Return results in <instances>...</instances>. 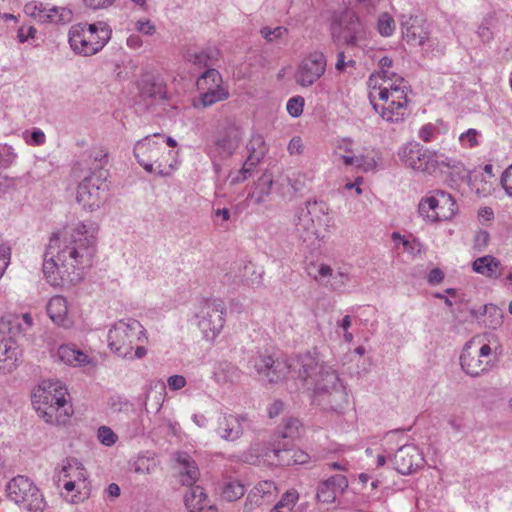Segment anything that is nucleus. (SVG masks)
Returning a JSON list of instances; mask_svg holds the SVG:
<instances>
[{
  "label": "nucleus",
  "instance_id": "nucleus-19",
  "mask_svg": "<svg viewBox=\"0 0 512 512\" xmlns=\"http://www.w3.org/2000/svg\"><path fill=\"white\" fill-rule=\"evenodd\" d=\"M248 150L251 152L243 167L231 172L228 176L231 185L245 181L252 173L253 167L260 161L266 153L265 142L262 136H253L248 144Z\"/></svg>",
  "mask_w": 512,
  "mask_h": 512
},
{
  "label": "nucleus",
  "instance_id": "nucleus-50",
  "mask_svg": "<svg viewBox=\"0 0 512 512\" xmlns=\"http://www.w3.org/2000/svg\"><path fill=\"white\" fill-rule=\"evenodd\" d=\"M492 16H487L479 25L477 34L483 43H488L493 39V32L491 31Z\"/></svg>",
  "mask_w": 512,
  "mask_h": 512
},
{
  "label": "nucleus",
  "instance_id": "nucleus-56",
  "mask_svg": "<svg viewBox=\"0 0 512 512\" xmlns=\"http://www.w3.org/2000/svg\"><path fill=\"white\" fill-rule=\"evenodd\" d=\"M10 247L0 239V278L3 276L10 262Z\"/></svg>",
  "mask_w": 512,
  "mask_h": 512
},
{
  "label": "nucleus",
  "instance_id": "nucleus-17",
  "mask_svg": "<svg viewBox=\"0 0 512 512\" xmlns=\"http://www.w3.org/2000/svg\"><path fill=\"white\" fill-rule=\"evenodd\" d=\"M340 32L337 38L342 39L347 46H358L366 39V27L352 11H346L339 21ZM333 37H336L335 30Z\"/></svg>",
  "mask_w": 512,
  "mask_h": 512
},
{
  "label": "nucleus",
  "instance_id": "nucleus-9",
  "mask_svg": "<svg viewBox=\"0 0 512 512\" xmlns=\"http://www.w3.org/2000/svg\"><path fill=\"white\" fill-rule=\"evenodd\" d=\"M7 496L16 504H22L28 512H43L46 502L40 490L27 477L18 475L6 486Z\"/></svg>",
  "mask_w": 512,
  "mask_h": 512
},
{
  "label": "nucleus",
  "instance_id": "nucleus-25",
  "mask_svg": "<svg viewBox=\"0 0 512 512\" xmlns=\"http://www.w3.org/2000/svg\"><path fill=\"white\" fill-rule=\"evenodd\" d=\"M162 145L151 139L150 136L144 137L136 142L134 146V156L137 162L149 173L153 171V162L158 158Z\"/></svg>",
  "mask_w": 512,
  "mask_h": 512
},
{
  "label": "nucleus",
  "instance_id": "nucleus-36",
  "mask_svg": "<svg viewBox=\"0 0 512 512\" xmlns=\"http://www.w3.org/2000/svg\"><path fill=\"white\" fill-rule=\"evenodd\" d=\"M276 489V485L273 481H261L253 488L249 497H252L255 503L261 504L260 500H268L271 496H273Z\"/></svg>",
  "mask_w": 512,
  "mask_h": 512
},
{
  "label": "nucleus",
  "instance_id": "nucleus-22",
  "mask_svg": "<svg viewBox=\"0 0 512 512\" xmlns=\"http://www.w3.org/2000/svg\"><path fill=\"white\" fill-rule=\"evenodd\" d=\"M401 29L403 39L410 45L422 46L428 40V27L422 17L402 16Z\"/></svg>",
  "mask_w": 512,
  "mask_h": 512
},
{
  "label": "nucleus",
  "instance_id": "nucleus-47",
  "mask_svg": "<svg viewBox=\"0 0 512 512\" xmlns=\"http://www.w3.org/2000/svg\"><path fill=\"white\" fill-rule=\"evenodd\" d=\"M377 28L382 36H391L395 30V21L388 13L379 16Z\"/></svg>",
  "mask_w": 512,
  "mask_h": 512
},
{
  "label": "nucleus",
  "instance_id": "nucleus-6",
  "mask_svg": "<svg viewBox=\"0 0 512 512\" xmlns=\"http://www.w3.org/2000/svg\"><path fill=\"white\" fill-rule=\"evenodd\" d=\"M299 421L289 420L283 431L274 434L272 441L267 447L265 456L276 460L281 466L302 465L308 462L309 455L292 445V440L297 435Z\"/></svg>",
  "mask_w": 512,
  "mask_h": 512
},
{
  "label": "nucleus",
  "instance_id": "nucleus-57",
  "mask_svg": "<svg viewBox=\"0 0 512 512\" xmlns=\"http://www.w3.org/2000/svg\"><path fill=\"white\" fill-rule=\"evenodd\" d=\"M299 499V493L296 489L292 488L287 490L281 497V499L277 502L281 504L282 506H289L294 508L295 504L297 503Z\"/></svg>",
  "mask_w": 512,
  "mask_h": 512
},
{
  "label": "nucleus",
  "instance_id": "nucleus-20",
  "mask_svg": "<svg viewBox=\"0 0 512 512\" xmlns=\"http://www.w3.org/2000/svg\"><path fill=\"white\" fill-rule=\"evenodd\" d=\"M392 463L397 472L408 475L423 466L424 458L418 447L406 444L396 451Z\"/></svg>",
  "mask_w": 512,
  "mask_h": 512
},
{
  "label": "nucleus",
  "instance_id": "nucleus-54",
  "mask_svg": "<svg viewBox=\"0 0 512 512\" xmlns=\"http://www.w3.org/2000/svg\"><path fill=\"white\" fill-rule=\"evenodd\" d=\"M112 29L104 22L98 21V51L102 49L110 40Z\"/></svg>",
  "mask_w": 512,
  "mask_h": 512
},
{
  "label": "nucleus",
  "instance_id": "nucleus-7",
  "mask_svg": "<svg viewBox=\"0 0 512 512\" xmlns=\"http://www.w3.org/2000/svg\"><path fill=\"white\" fill-rule=\"evenodd\" d=\"M408 85L404 78L397 76L395 79L385 81L378 88V97L384 102L381 117L390 122L403 120L407 111Z\"/></svg>",
  "mask_w": 512,
  "mask_h": 512
},
{
  "label": "nucleus",
  "instance_id": "nucleus-60",
  "mask_svg": "<svg viewBox=\"0 0 512 512\" xmlns=\"http://www.w3.org/2000/svg\"><path fill=\"white\" fill-rule=\"evenodd\" d=\"M501 184L505 192L512 197V164L503 172Z\"/></svg>",
  "mask_w": 512,
  "mask_h": 512
},
{
  "label": "nucleus",
  "instance_id": "nucleus-16",
  "mask_svg": "<svg viewBox=\"0 0 512 512\" xmlns=\"http://www.w3.org/2000/svg\"><path fill=\"white\" fill-rule=\"evenodd\" d=\"M327 65L326 56L321 51H313L300 63L295 80L302 87H309L319 80L325 73Z\"/></svg>",
  "mask_w": 512,
  "mask_h": 512
},
{
  "label": "nucleus",
  "instance_id": "nucleus-40",
  "mask_svg": "<svg viewBox=\"0 0 512 512\" xmlns=\"http://www.w3.org/2000/svg\"><path fill=\"white\" fill-rule=\"evenodd\" d=\"M83 468L76 459H66L61 467L59 478H77L81 479L84 477Z\"/></svg>",
  "mask_w": 512,
  "mask_h": 512
},
{
  "label": "nucleus",
  "instance_id": "nucleus-61",
  "mask_svg": "<svg viewBox=\"0 0 512 512\" xmlns=\"http://www.w3.org/2000/svg\"><path fill=\"white\" fill-rule=\"evenodd\" d=\"M37 30L33 26H21L18 29L17 37L21 43L28 41L29 39H33L35 37Z\"/></svg>",
  "mask_w": 512,
  "mask_h": 512
},
{
  "label": "nucleus",
  "instance_id": "nucleus-33",
  "mask_svg": "<svg viewBox=\"0 0 512 512\" xmlns=\"http://www.w3.org/2000/svg\"><path fill=\"white\" fill-rule=\"evenodd\" d=\"M93 175L85 177L79 184L76 199L83 208L93 211L96 203V197L93 194L94 184L92 183Z\"/></svg>",
  "mask_w": 512,
  "mask_h": 512
},
{
  "label": "nucleus",
  "instance_id": "nucleus-58",
  "mask_svg": "<svg viewBox=\"0 0 512 512\" xmlns=\"http://www.w3.org/2000/svg\"><path fill=\"white\" fill-rule=\"evenodd\" d=\"M341 159L343 160V162L346 166H355L358 168H363L364 171H367L368 167L373 166L372 163H368V166L364 167L365 158L363 156L356 157V156H350V155H342Z\"/></svg>",
  "mask_w": 512,
  "mask_h": 512
},
{
  "label": "nucleus",
  "instance_id": "nucleus-32",
  "mask_svg": "<svg viewBox=\"0 0 512 512\" xmlns=\"http://www.w3.org/2000/svg\"><path fill=\"white\" fill-rule=\"evenodd\" d=\"M500 266V261L491 255L477 258L472 265L475 272L490 278H498L501 275Z\"/></svg>",
  "mask_w": 512,
  "mask_h": 512
},
{
  "label": "nucleus",
  "instance_id": "nucleus-45",
  "mask_svg": "<svg viewBox=\"0 0 512 512\" xmlns=\"http://www.w3.org/2000/svg\"><path fill=\"white\" fill-rule=\"evenodd\" d=\"M16 359L17 352L15 342L11 339H0V363Z\"/></svg>",
  "mask_w": 512,
  "mask_h": 512
},
{
  "label": "nucleus",
  "instance_id": "nucleus-27",
  "mask_svg": "<svg viewBox=\"0 0 512 512\" xmlns=\"http://www.w3.org/2000/svg\"><path fill=\"white\" fill-rule=\"evenodd\" d=\"M219 55V50L214 47L204 49L188 48L184 54V58L187 62L202 69L215 65L219 59Z\"/></svg>",
  "mask_w": 512,
  "mask_h": 512
},
{
  "label": "nucleus",
  "instance_id": "nucleus-52",
  "mask_svg": "<svg viewBox=\"0 0 512 512\" xmlns=\"http://www.w3.org/2000/svg\"><path fill=\"white\" fill-rule=\"evenodd\" d=\"M304 98L301 96H294L287 102V112L294 118L299 117L303 112Z\"/></svg>",
  "mask_w": 512,
  "mask_h": 512
},
{
  "label": "nucleus",
  "instance_id": "nucleus-26",
  "mask_svg": "<svg viewBox=\"0 0 512 512\" xmlns=\"http://www.w3.org/2000/svg\"><path fill=\"white\" fill-rule=\"evenodd\" d=\"M314 279L332 291L343 292L350 278L347 273L342 271L333 273L329 265L321 264L318 268V274L314 276Z\"/></svg>",
  "mask_w": 512,
  "mask_h": 512
},
{
  "label": "nucleus",
  "instance_id": "nucleus-39",
  "mask_svg": "<svg viewBox=\"0 0 512 512\" xmlns=\"http://www.w3.org/2000/svg\"><path fill=\"white\" fill-rule=\"evenodd\" d=\"M483 314L486 315L484 320L486 327L495 330L502 325L503 313L497 306L493 304L485 305Z\"/></svg>",
  "mask_w": 512,
  "mask_h": 512
},
{
  "label": "nucleus",
  "instance_id": "nucleus-15",
  "mask_svg": "<svg viewBox=\"0 0 512 512\" xmlns=\"http://www.w3.org/2000/svg\"><path fill=\"white\" fill-rule=\"evenodd\" d=\"M33 325L34 322L30 313H10L0 319V333L9 335V339H14L15 343L16 341L31 343L30 331Z\"/></svg>",
  "mask_w": 512,
  "mask_h": 512
},
{
  "label": "nucleus",
  "instance_id": "nucleus-35",
  "mask_svg": "<svg viewBox=\"0 0 512 512\" xmlns=\"http://www.w3.org/2000/svg\"><path fill=\"white\" fill-rule=\"evenodd\" d=\"M303 209L307 214L315 219L318 225L325 222L329 211V207L325 202L316 200L307 201Z\"/></svg>",
  "mask_w": 512,
  "mask_h": 512
},
{
  "label": "nucleus",
  "instance_id": "nucleus-13",
  "mask_svg": "<svg viewBox=\"0 0 512 512\" xmlns=\"http://www.w3.org/2000/svg\"><path fill=\"white\" fill-rule=\"evenodd\" d=\"M475 342L473 338L465 344L459 359L462 370L471 377H479L491 368V360L488 359L492 354L490 345L483 344L474 349Z\"/></svg>",
  "mask_w": 512,
  "mask_h": 512
},
{
  "label": "nucleus",
  "instance_id": "nucleus-37",
  "mask_svg": "<svg viewBox=\"0 0 512 512\" xmlns=\"http://www.w3.org/2000/svg\"><path fill=\"white\" fill-rule=\"evenodd\" d=\"M47 16H49V18L46 23L64 25L72 21L73 13L69 8L54 6L47 9Z\"/></svg>",
  "mask_w": 512,
  "mask_h": 512
},
{
  "label": "nucleus",
  "instance_id": "nucleus-23",
  "mask_svg": "<svg viewBox=\"0 0 512 512\" xmlns=\"http://www.w3.org/2000/svg\"><path fill=\"white\" fill-rule=\"evenodd\" d=\"M348 488L346 476L337 474L319 482L316 490V499L324 504H332L338 494H343Z\"/></svg>",
  "mask_w": 512,
  "mask_h": 512
},
{
  "label": "nucleus",
  "instance_id": "nucleus-3",
  "mask_svg": "<svg viewBox=\"0 0 512 512\" xmlns=\"http://www.w3.org/2000/svg\"><path fill=\"white\" fill-rule=\"evenodd\" d=\"M67 388L59 380H43L32 392V405L47 424L65 425L73 414Z\"/></svg>",
  "mask_w": 512,
  "mask_h": 512
},
{
  "label": "nucleus",
  "instance_id": "nucleus-38",
  "mask_svg": "<svg viewBox=\"0 0 512 512\" xmlns=\"http://www.w3.org/2000/svg\"><path fill=\"white\" fill-rule=\"evenodd\" d=\"M244 493V486L238 480H229L224 483L221 496L223 499L232 502L241 498Z\"/></svg>",
  "mask_w": 512,
  "mask_h": 512
},
{
  "label": "nucleus",
  "instance_id": "nucleus-46",
  "mask_svg": "<svg viewBox=\"0 0 512 512\" xmlns=\"http://www.w3.org/2000/svg\"><path fill=\"white\" fill-rule=\"evenodd\" d=\"M288 33L287 28L283 26H277L275 28H270L268 26H265L261 28L260 34L261 36L268 42L272 43L278 39H282L285 37Z\"/></svg>",
  "mask_w": 512,
  "mask_h": 512
},
{
  "label": "nucleus",
  "instance_id": "nucleus-18",
  "mask_svg": "<svg viewBox=\"0 0 512 512\" xmlns=\"http://www.w3.org/2000/svg\"><path fill=\"white\" fill-rule=\"evenodd\" d=\"M96 33V23H92L86 28V24L78 23L69 30V43L72 50L83 56L96 54V46L91 37Z\"/></svg>",
  "mask_w": 512,
  "mask_h": 512
},
{
  "label": "nucleus",
  "instance_id": "nucleus-63",
  "mask_svg": "<svg viewBox=\"0 0 512 512\" xmlns=\"http://www.w3.org/2000/svg\"><path fill=\"white\" fill-rule=\"evenodd\" d=\"M403 246L405 250L411 254L419 255L422 252V244L418 240L408 241L403 239Z\"/></svg>",
  "mask_w": 512,
  "mask_h": 512
},
{
  "label": "nucleus",
  "instance_id": "nucleus-41",
  "mask_svg": "<svg viewBox=\"0 0 512 512\" xmlns=\"http://www.w3.org/2000/svg\"><path fill=\"white\" fill-rule=\"evenodd\" d=\"M216 376L225 382H236L240 379L241 371L232 363L223 362L219 364Z\"/></svg>",
  "mask_w": 512,
  "mask_h": 512
},
{
  "label": "nucleus",
  "instance_id": "nucleus-51",
  "mask_svg": "<svg viewBox=\"0 0 512 512\" xmlns=\"http://www.w3.org/2000/svg\"><path fill=\"white\" fill-rule=\"evenodd\" d=\"M101 155L98 156V182H107L111 177L110 171L106 166L109 164L107 152L100 151Z\"/></svg>",
  "mask_w": 512,
  "mask_h": 512
},
{
  "label": "nucleus",
  "instance_id": "nucleus-5",
  "mask_svg": "<svg viewBox=\"0 0 512 512\" xmlns=\"http://www.w3.org/2000/svg\"><path fill=\"white\" fill-rule=\"evenodd\" d=\"M176 460L181 465L179 480L182 485L188 487L184 503L189 512H218L217 508L209 503L204 489L194 485L199 478V470L191 457L187 453H178Z\"/></svg>",
  "mask_w": 512,
  "mask_h": 512
},
{
  "label": "nucleus",
  "instance_id": "nucleus-42",
  "mask_svg": "<svg viewBox=\"0 0 512 512\" xmlns=\"http://www.w3.org/2000/svg\"><path fill=\"white\" fill-rule=\"evenodd\" d=\"M237 277L239 278V282L254 286L261 283L262 272H257L255 265L249 262L244 264L243 273Z\"/></svg>",
  "mask_w": 512,
  "mask_h": 512
},
{
  "label": "nucleus",
  "instance_id": "nucleus-11",
  "mask_svg": "<svg viewBox=\"0 0 512 512\" xmlns=\"http://www.w3.org/2000/svg\"><path fill=\"white\" fill-rule=\"evenodd\" d=\"M400 161L407 167L432 174L437 170L438 153L424 149L418 142H408L398 151Z\"/></svg>",
  "mask_w": 512,
  "mask_h": 512
},
{
  "label": "nucleus",
  "instance_id": "nucleus-2",
  "mask_svg": "<svg viewBox=\"0 0 512 512\" xmlns=\"http://www.w3.org/2000/svg\"><path fill=\"white\" fill-rule=\"evenodd\" d=\"M256 373L269 383H277L289 373L301 384V389L312 390L327 379V370L332 366L321 361L315 353L307 352L288 361L274 359L270 354L260 353L250 361Z\"/></svg>",
  "mask_w": 512,
  "mask_h": 512
},
{
  "label": "nucleus",
  "instance_id": "nucleus-62",
  "mask_svg": "<svg viewBox=\"0 0 512 512\" xmlns=\"http://www.w3.org/2000/svg\"><path fill=\"white\" fill-rule=\"evenodd\" d=\"M167 383L171 390L177 391L185 387L186 379L182 375H173L167 379Z\"/></svg>",
  "mask_w": 512,
  "mask_h": 512
},
{
  "label": "nucleus",
  "instance_id": "nucleus-43",
  "mask_svg": "<svg viewBox=\"0 0 512 512\" xmlns=\"http://www.w3.org/2000/svg\"><path fill=\"white\" fill-rule=\"evenodd\" d=\"M24 12L41 23H46L49 18L47 8L41 2L32 1L25 4Z\"/></svg>",
  "mask_w": 512,
  "mask_h": 512
},
{
  "label": "nucleus",
  "instance_id": "nucleus-48",
  "mask_svg": "<svg viewBox=\"0 0 512 512\" xmlns=\"http://www.w3.org/2000/svg\"><path fill=\"white\" fill-rule=\"evenodd\" d=\"M311 178L303 172H293L288 177V183L294 192H301L307 185Z\"/></svg>",
  "mask_w": 512,
  "mask_h": 512
},
{
  "label": "nucleus",
  "instance_id": "nucleus-31",
  "mask_svg": "<svg viewBox=\"0 0 512 512\" xmlns=\"http://www.w3.org/2000/svg\"><path fill=\"white\" fill-rule=\"evenodd\" d=\"M57 355L61 362L71 366H82L89 362L88 356L74 345H61Z\"/></svg>",
  "mask_w": 512,
  "mask_h": 512
},
{
  "label": "nucleus",
  "instance_id": "nucleus-29",
  "mask_svg": "<svg viewBox=\"0 0 512 512\" xmlns=\"http://www.w3.org/2000/svg\"><path fill=\"white\" fill-rule=\"evenodd\" d=\"M165 84L156 78H147L142 80L140 84V97L144 100L150 99L152 102L164 100L166 98Z\"/></svg>",
  "mask_w": 512,
  "mask_h": 512
},
{
  "label": "nucleus",
  "instance_id": "nucleus-44",
  "mask_svg": "<svg viewBox=\"0 0 512 512\" xmlns=\"http://www.w3.org/2000/svg\"><path fill=\"white\" fill-rule=\"evenodd\" d=\"M156 464L153 460L141 456L137 457L133 462L130 463V471L139 474L146 475L154 471Z\"/></svg>",
  "mask_w": 512,
  "mask_h": 512
},
{
  "label": "nucleus",
  "instance_id": "nucleus-8",
  "mask_svg": "<svg viewBox=\"0 0 512 512\" xmlns=\"http://www.w3.org/2000/svg\"><path fill=\"white\" fill-rule=\"evenodd\" d=\"M226 306L219 298L203 299L195 312L197 326L207 340L214 339L225 324Z\"/></svg>",
  "mask_w": 512,
  "mask_h": 512
},
{
  "label": "nucleus",
  "instance_id": "nucleus-55",
  "mask_svg": "<svg viewBox=\"0 0 512 512\" xmlns=\"http://www.w3.org/2000/svg\"><path fill=\"white\" fill-rule=\"evenodd\" d=\"M393 61L391 58L384 56L379 60L380 72L379 76L383 78V81H389L395 79L398 75L395 73L389 72V68H391Z\"/></svg>",
  "mask_w": 512,
  "mask_h": 512
},
{
  "label": "nucleus",
  "instance_id": "nucleus-12",
  "mask_svg": "<svg viewBox=\"0 0 512 512\" xmlns=\"http://www.w3.org/2000/svg\"><path fill=\"white\" fill-rule=\"evenodd\" d=\"M457 210V205L452 196L438 190L434 195L422 199L418 206L419 214L429 221H445L451 219Z\"/></svg>",
  "mask_w": 512,
  "mask_h": 512
},
{
  "label": "nucleus",
  "instance_id": "nucleus-14",
  "mask_svg": "<svg viewBox=\"0 0 512 512\" xmlns=\"http://www.w3.org/2000/svg\"><path fill=\"white\" fill-rule=\"evenodd\" d=\"M197 87L202 91L198 101L204 108L226 100L229 97L227 88L222 86V77L220 73L213 68H208L198 78Z\"/></svg>",
  "mask_w": 512,
  "mask_h": 512
},
{
  "label": "nucleus",
  "instance_id": "nucleus-1",
  "mask_svg": "<svg viewBox=\"0 0 512 512\" xmlns=\"http://www.w3.org/2000/svg\"><path fill=\"white\" fill-rule=\"evenodd\" d=\"M95 237L85 224L54 232L47 245L43 273L54 287L76 285L84 278L85 268L93 265Z\"/></svg>",
  "mask_w": 512,
  "mask_h": 512
},
{
  "label": "nucleus",
  "instance_id": "nucleus-30",
  "mask_svg": "<svg viewBox=\"0 0 512 512\" xmlns=\"http://www.w3.org/2000/svg\"><path fill=\"white\" fill-rule=\"evenodd\" d=\"M317 222L313 217L300 208L296 219V230L304 242L310 241L317 237Z\"/></svg>",
  "mask_w": 512,
  "mask_h": 512
},
{
  "label": "nucleus",
  "instance_id": "nucleus-59",
  "mask_svg": "<svg viewBox=\"0 0 512 512\" xmlns=\"http://www.w3.org/2000/svg\"><path fill=\"white\" fill-rule=\"evenodd\" d=\"M135 29L147 36H152L156 32L155 25L149 20H138L135 24Z\"/></svg>",
  "mask_w": 512,
  "mask_h": 512
},
{
  "label": "nucleus",
  "instance_id": "nucleus-64",
  "mask_svg": "<svg viewBox=\"0 0 512 512\" xmlns=\"http://www.w3.org/2000/svg\"><path fill=\"white\" fill-rule=\"evenodd\" d=\"M435 132V127L432 124L424 125L419 131V137L424 142H431Z\"/></svg>",
  "mask_w": 512,
  "mask_h": 512
},
{
  "label": "nucleus",
  "instance_id": "nucleus-24",
  "mask_svg": "<svg viewBox=\"0 0 512 512\" xmlns=\"http://www.w3.org/2000/svg\"><path fill=\"white\" fill-rule=\"evenodd\" d=\"M247 422L245 415L223 414L217 420V434L226 441L239 439Z\"/></svg>",
  "mask_w": 512,
  "mask_h": 512
},
{
  "label": "nucleus",
  "instance_id": "nucleus-34",
  "mask_svg": "<svg viewBox=\"0 0 512 512\" xmlns=\"http://www.w3.org/2000/svg\"><path fill=\"white\" fill-rule=\"evenodd\" d=\"M273 180L271 175L263 174L257 181L255 190L249 195L255 203L260 204L270 194Z\"/></svg>",
  "mask_w": 512,
  "mask_h": 512
},
{
  "label": "nucleus",
  "instance_id": "nucleus-21",
  "mask_svg": "<svg viewBox=\"0 0 512 512\" xmlns=\"http://www.w3.org/2000/svg\"><path fill=\"white\" fill-rule=\"evenodd\" d=\"M241 140V132L235 125L229 124L221 129L215 139L213 156L226 159L232 156Z\"/></svg>",
  "mask_w": 512,
  "mask_h": 512
},
{
  "label": "nucleus",
  "instance_id": "nucleus-28",
  "mask_svg": "<svg viewBox=\"0 0 512 512\" xmlns=\"http://www.w3.org/2000/svg\"><path fill=\"white\" fill-rule=\"evenodd\" d=\"M47 314L50 319L58 326L68 327L70 320L68 319L67 301L60 295L53 296L46 307Z\"/></svg>",
  "mask_w": 512,
  "mask_h": 512
},
{
  "label": "nucleus",
  "instance_id": "nucleus-4",
  "mask_svg": "<svg viewBox=\"0 0 512 512\" xmlns=\"http://www.w3.org/2000/svg\"><path fill=\"white\" fill-rule=\"evenodd\" d=\"M147 331L140 321L125 318L115 322L107 333V345L115 356L133 361L147 355Z\"/></svg>",
  "mask_w": 512,
  "mask_h": 512
},
{
  "label": "nucleus",
  "instance_id": "nucleus-49",
  "mask_svg": "<svg viewBox=\"0 0 512 512\" xmlns=\"http://www.w3.org/2000/svg\"><path fill=\"white\" fill-rule=\"evenodd\" d=\"M98 441L107 447L113 446L118 441V435L108 426L98 427Z\"/></svg>",
  "mask_w": 512,
  "mask_h": 512
},
{
  "label": "nucleus",
  "instance_id": "nucleus-53",
  "mask_svg": "<svg viewBox=\"0 0 512 512\" xmlns=\"http://www.w3.org/2000/svg\"><path fill=\"white\" fill-rule=\"evenodd\" d=\"M479 132L476 129H468L459 136V142L463 147L473 148L478 145Z\"/></svg>",
  "mask_w": 512,
  "mask_h": 512
},
{
  "label": "nucleus",
  "instance_id": "nucleus-10",
  "mask_svg": "<svg viewBox=\"0 0 512 512\" xmlns=\"http://www.w3.org/2000/svg\"><path fill=\"white\" fill-rule=\"evenodd\" d=\"M327 380L317 384L315 399L324 408L342 413L348 405V394L335 370H327Z\"/></svg>",
  "mask_w": 512,
  "mask_h": 512
}]
</instances>
